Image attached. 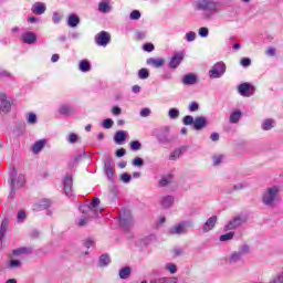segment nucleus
Returning <instances> with one entry per match:
<instances>
[{
    "label": "nucleus",
    "mask_w": 283,
    "mask_h": 283,
    "mask_svg": "<svg viewBox=\"0 0 283 283\" xmlns=\"http://www.w3.org/2000/svg\"><path fill=\"white\" fill-rule=\"evenodd\" d=\"M25 218H27L25 211L24 210H20L18 212V216H17L18 222H23V220H25Z\"/></svg>",
    "instance_id": "nucleus-53"
},
{
    "label": "nucleus",
    "mask_w": 283,
    "mask_h": 283,
    "mask_svg": "<svg viewBox=\"0 0 283 283\" xmlns=\"http://www.w3.org/2000/svg\"><path fill=\"white\" fill-rule=\"evenodd\" d=\"M171 182V175H168L167 177H164L159 180V187H167Z\"/></svg>",
    "instance_id": "nucleus-40"
},
{
    "label": "nucleus",
    "mask_w": 283,
    "mask_h": 283,
    "mask_svg": "<svg viewBox=\"0 0 283 283\" xmlns=\"http://www.w3.org/2000/svg\"><path fill=\"white\" fill-rule=\"evenodd\" d=\"M273 127H275V119H272V118L265 119L262 124L263 132H269L273 129Z\"/></svg>",
    "instance_id": "nucleus-27"
},
{
    "label": "nucleus",
    "mask_w": 283,
    "mask_h": 283,
    "mask_svg": "<svg viewBox=\"0 0 283 283\" xmlns=\"http://www.w3.org/2000/svg\"><path fill=\"white\" fill-rule=\"evenodd\" d=\"M182 61H185V52L180 51L178 53H175L169 61V67L171 70H176L180 65V63H182Z\"/></svg>",
    "instance_id": "nucleus-12"
},
{
    "label": "nucleus",
    "mask_w": 283,
    "mask_h": 283,
    "mask_svg": "<svg viewBox=\"0 0 283 283\" xmlns=\"http://www.w3.org/2000/svg\"><path fill=\"white\" fill-rule=\"evenodd\" d=\"M98 10L104 14H107V12H111L112 7L109 6V0H103L102 2H99Z\"/></svg>",
    "instance_id": "nucleus-24"
},
{
    "label": "nucleus",
    "mask_w": 283,
    "mask_h": 283,
    "mask_svg": "<svg viewBox=\"0 0 283 283\" xmlns=\"http://www.w3.org/2000/svg\"><path fill=\"white\" fill-rule=\"evenodd\" d=\"M199 36H201L203 39L209 36V29L206 28V27L200 28L199 29Z\"/></svg>",
    "instance_id": "nucleus-50"
},
{
    "label": "nucleus",
    "mask_w": 283,
    "mask_h": 283,
    "mask_svg": "<svg viewBox=\"0 0 283 283\" xmlns=\"http://www.w3.org/2000/svg\"><path fill=\"white\" fill-rule=\"evenodd\" d=\"M103 163H104V171L108 180H113L114 179V165H113L114 161L112 160V156L104 155Z\"/></svg>",
    "instance_id": "nucleus-9"
},
{
    "label": "nucleus",
    "mask_w": 283,
    "mask_h": 283,
    "mask_svg": "<svg viewBox=\"0 0 283 283\" xmlns=\"http://www.w3.org/2000/svg\"><path fill=\"white\" fill-rule=\"evenodd\" d=\"M111 262L109 255L104 254L99 256V266H107Z\"/></svg>",
    "instance_id": "nucleus-34"
},
{
    "label": "nucleus",
    "mask_w": 283,
    "mask_h": 283,
    "mask_svg": "<svg viewBox=\"0 0 283 283\" xmlns=\"http://www.w3.org/2000/svg\"><path fill=\"white\" fill-rule=\"evenodd\" d=\"M9 182L11 186L9 198H14V193H17L15 189H21L25 185V176L23 175L17 176V170H13L10 174Z\"/></svg>",
    "instance_id": "nucleus-4"
},
{
    "label": "nucleus",
    "mask_w": 283,
    "mask_h": 283,
    "mask_svg": "<svg viewBox=\"0 0 283 283\" xmlns=\"http://www.w3.org/2000/svg\"><path fill=\"white\" fill-rule=\"evenodd\" d=\"M104 129H112L114 127V120L112 118H106L103 122Z\"/></svg>",
    "instance_id": "nucleus-41"
},
{
    "label": "nucleus",
    "mask_w": 283,
    "mask_h": 283,
    "mask_svg": "<svg viewBox=\"0 0 283 283\" xmlns=\"http://www.w3.org/2000/svg\"><path fill=\"white\" fill-rule=\"evenodd\" d=\"M147 65H151L153 67H163L165 65V60L164 59H147L146 61Z\"/></svg>",
    "instance_id": "nucleus-21"
},
{
    "label": "nucleus",
    "mask_w": 283,
    "mask_h": 283,
    "mask_svg": "<svg viewBox=\"0 0 283 283\" xmlns=\"http://www.w3.org/2000/svg\"><path fill=\"white\" fill-rule=\"evenodd\" d=\"M149 76V70L147 69H140L138 71V78H140L142 81L147 80V77Z\"/></svg>",
    "instance_id": "nucleus-38"
},
{
    "label": "nucleus",
    "mask_w": 283,
    "mask_h": 283,
    "mask_svg": "<svg viewBox=\"0 0 283 283\" xmlns=\"http://www.w3.org/2000/svg\"><path fill=\"white\" fill-rule=\"evenodd\" d=\"M50 205H52V201H50L49 199H43L39 202V205H36V209H39V210L48 209V207H50Z\"/></svg>",
    "instance_id": "nucleus-35"
},
{
    "label": "nucleus",
    "mask_w": 283,
    "mask_h": 283,
    "mask_svg": "<svg viewBox=\"0 0 283 283\" xmlns=\"http://www.w3.org/2000/svg\"><path fill=\"white\" fill-rule=\"evenodd\" d=\"M262 202L265 207H270V209L277 207V202H280V188L277 186L268 188L262 195Z\"/></svg>",
    "instance_id": "nucleus-2"
},
{
    "label": "nucleus",
    "mask_w": 283,
    "mask_h": 283,
    "mask_svg": "<svg viewBox=\"0 0 283 283\" xmlns=\"http://www.w3.org/2000/svg\"><path fill=\"white\" fill-rule=\"evenodd\" d=\"M143 165H145V161L140 157H136L133 160V167H143Z\"/></svg>",
    "instance_id": "nucleus-47"
},
{
    "label": "nucleus",
    "mask_w": 283,
    "mask_h": 283,
    "mask_svg": "<svg viewBox=\"0 0 283 283\" xmlns=\"http://www.w3.org/2000/svg\"><path fill=\"white\" fill-rule=\"evenodd\" d=\"M13 255H29L32 253V248H19L12 251Z\"/></svg>",
    "instance_id": "nucleus-30"
},
{
    "label": "nucleus",
    "mask_w": 283,
    "mask_h": 283,
    "mask_svg": "<svg viewBox=\"0 0 283 283\" xmlns=\"http://www.w3.org/2000/svg\"><path fill=\"white\" fill-rule=\"evenodd\" d=\"M164 283H178V277H164Z\"/></svg>",
    "instance_id": "nucleus-61"
},
{
    "label": "nucleus",
    "mask_w": 283,
    "mask_h": 283,
    "mask_svg": "<svg viewBox=\"0 0 283 283\" xmlns=\"http://www.w3.org/2000/svg\"><path fill=\"white\" fill-rule=\"evenodd\" d=\"M168 116H169V118L175 120L176 118H178L180 116V111L178 108H170L168 112Z\"/></svg>",
    "instance_id": "nucleus-36"
},
{
    "label": "nucleus",
    "mask_w": 283,
    "mask_h": 283,
    "mask_svg": "<svg viewBox=\"0 0 283 283\" xmlns=\"http://www.w3.org/2000/svg\"><path fill=\"white\" fill-rule=\"evenodd\" d=\"M130 19H132V21H138V19H140V11L134 10V11L130 13Z\"/></svg>",
    "instance_id": "nucleus-52"
},
{
    "label": "nucleus",
    "mask_w": 283,
    "mask_h": 283,
    "mask_svg": "<svg viewBox=\"0 0 283 283\" xmlns=\"http://www.w3.org/2000/svg\"><path fill=\"white\" fill-rule=\"evenodd\" d=\"M53 23H61V19H63V15H60L59 12L53 13Z\"/></svg>",
    "instance_id": "nucleus-59"
},
{
    "label": "nucleus",
    "mask_w": 283,
    "mask_h": 283,
    "mask_svg": "<svg viewBox=\"0 0 283 283\" xmlns=\"http://www.w3.org/2000/svg\"><path fill=\"white\" fill-rule=\"evenodd\" d=\"M238 92L241 96L249 97L255 94V87H253V85H251L250 83H242L239 85Z\"/></svg>",
    "instance_id": "nucleus-11"
},
{
    "label": "nucleus",
    "mask_w": 283,
    "mask_h": 283,
    "mask_svg": "<svg viewBox=\"0 0 283 283\" xmlns=\"http://www.w3.org/2000/svg\"><path fill=\"white\" fill-rule=\"evenodd\" d=\"M269 283H283V272L274 276Z\"/></svg>",
    "instance_id": "nucleus-51"
},
{
    "label": "nucleus",
    "mask_w": 283,
    "mask_h": 283,
    "mask_svg": "<svg viewBox=\"0 0 283 283\" xmlns=\"http://www.w3.org/2000/svg\"><path fill=\"white\" fill-rule=\"evenodd\" d=\"M207 125H209L207 117L198 116L195 118V123H193L192 127L196 132H200V129H205V127H207Z\"/></svg>",
    "instance_id": "nucleus-15"
},
{
    "label": "nucleus",
    "mask_w": 283,
    "mask_h": 283,
    "mask_svg": "<svg viewBox=\"0 0 283 283\" xmlns=\"http://www.w3.org/2000/svg\"><path fill=\"white\" fill-rule=\"evenodd\" d=\"M120 180L122 182H125V185H127L128 182L132 181V175L124 172L120 175Z\"/></svg>",
    "instance_id": "nucleus-45"
},
{
    "label": "nucleus",
    "mask_w": 283,
    "mask_h": 283,
    "mask_svg": "<svg viewBox=\"0 0 283 283\" xmlns=\"http://www.w3.org/2000/svg\"><path fill=\"white\" fill-rule=\"evenodd\" d=\"M247 222V217L244 216H237L234 218H232L228 224H226L224 230L226 231H233L235 229H240V227H242V224H245Z\"/></svg>",
    "instance_id": "nucleus-8"
},
{
    "label": "nucleus",
    "mask_w": 283,
    "mask_h": 283,
    "mask_svg": "<svg viewBox=\"0 0 283 283\" xmlns=\"http://www.w3.org/2000/svg\"><path fill=\"white\" fill-rule=\"evenodd\" d=\"M196 119H193V116L191 115H186L182 119V123L184 125H192L193 126V123H195Z\"/></svg>",
    "instance_id": "nucleus-42"
},
{
    "label": "nucleus",
    "mask_w": 283,
    "mask_h": 283,
    "mask_svg": "<svg viewBox=\"0 0 283 283\" xmlns=\"http://www.w3.org/2000/svg\"><path fill=\"white\" fill-rule=\"evenodd\" d=\"M28 123H29L30 125H34V123H36V114L30 113V114H29V117H28Z\"/></svg>",
    "instance_id": "nucleus-56"
},
{
    "label": "nucleus",
    "mask_w": 283,
    "mask_h": 283,
    "mask_svg": "<svg viewBox=\"0 0 283 283\" xmlns=\"http://www.w3.org/2000/svg\"><path fill=\"white\" fill-rule=\"evenodd\" d=\"M78 70L80 72H90L92 70V64L90 63L88 60H82L78 64Z\"/></svg>",
    "instance_id": "nucleus-28"
},
{
    "label": "nucleus",
    "mask_w": 283,
    "mask_h": 283,
    "mask_svg": "<svg viewBox=\"0 0 283 283\" xmlns=\"http://www.w3.org/2000/svg\"><path fill=\"white\" fill-rule=\"evenodd\" d=\"M265 53L268 56H275V48H269Z\"/></svg>",
    "instance_id": "nucleus-64"
},
{
    "label": "nucleus",
    "mask_w": 283,
    "mask_h": 283,
    "mask_svg": "<svg viewBox=\"0 0 283 283\" xmlns=\"http://www.w3.org/2000/svg\"><path fill=\"white\" fill-rule=\"evenodd\" d=\"M12 109V103L8 99V96L3 93H0V112L8 114Z\"/></svg>",
    "instance_id": "nucleus-14"
},
{
    "label": "nucleus",
    "mask_w": 283,
    "mask_h": 283,
    "mask_svg": "<svg viewBox=\"0 0 283 283\" xmlns=\"http://www.w3.org/2000/svg\"><path fill=\"white\" fill-rule=\"evenodd\" d=\"M98 205H101V199L94 198L90 205H81L80 211L84 213V216H87V218H98L102 213V210L98 209Z\"/></svg>",
    "instance_id": "nucleus-3"
},
{
    "label": "nucleus",
    "mask_w": 283,
    "mask_h": 283,
    "mask_svg": "<svg viewBox=\"0 0 283 283\" xmlns=\"http://www.w3.org/2000/svg\"><path fill=\"white\" fill-rule=\"evenodd\" d=\"M241 65H242L243 67H249V65H251V59H249V57H243V59L241 60Z\"/></svg>",
    "instance_id": "nucleus-60"
},
{
    "label": "nucleus",
    "mask_w": 283,
    "mask_h": 283,
    "mask_svg": "<svg viewBox=\"0 0 283 283\" xmlns=\"http://www.w3.org/2000/svg\"><path fill=\"white\" fill-rule=\"evenodd\" d=\"M166 270H168L169 273H171V274L178 273V266H176V264H174V263H167Z\"/></svg>",
    "instance_id": "nucleus-43"
},
{
    "label": "nucleus",
    "mask_w": 283,
    "mask_h": 283,
    "mask_svg": "<svg viewBox=\"0 0 283 283\" xmlns=\"http://www.w3.org/2000/svg\"><path fill=\"white\" fill-rule=\"evenodd\" d=\"M240 118H242V112L240 111L233 112L230 115V123L232 124L239 123Z\"/></svg>",
    "instance_id": "nucleus-32"
},
{
    "label": "nucleus",
    "mask_w": 283,
    "mask_h": 283,
    "mask_svg": "<svg viewBox=\"0 0 283 283\" xmlns=\"http://www.w3.org/2000/svg\"><path fill=\"white\" fill-rule=\"evenodd\" d=\"M186 41H188V43H191V41H196V32L190 31L186 33Z\"/></svg>",
    "instance_id": "nucleus-49"
},
{
    "label": "nucleus",
    "mask_w": 283,
    "mask_h": 283,
    "mask_svg": "<svg viewBox=\"0 0 283 283\" xmlns=\"http://www.w3.org/2000/svg\"><path fill=\"white\" fill-rule=\"evenodd\" d=\"M125 154H127V150L125 148H120V149L116 150L117 158H123V156H125Z\"/></svg>",
    "instance_id": "nucleus-62"
},
{
    "label": "nucleus",
    "mask_w": 283,
    "mask_h": 283,
    "mask_svg": "<svg viewBox=\"0 0 283 283\" xmlns=\"http://www.w3.org/2000/svg\"><path fill=\"white\" fill-rule=\"evenodd\" d=\"M218 222V216L210 217L203 224L202 231L203 233H209L212 229L216 228V223Z\"/></svg>",
    "instance_id": "nucleus-16"
},
{
    "label": "nucleus",
    "mask_w": 283,
    "mask_h": 283,
    "mask_svg": "<svg viewBox=\"0 0 283 283\" xmlns=\"http://www.w3.org/2000/svg\"><path fill=\"white\" fill-rule=\"evenodd\" d=\"M223 158H224V155L213 156V165H214V167H218V165H221Z\"/></svg>",
    "instance_id": "nucleus-48"
},
{
    "label": "nucleus",
    "mask_w": 283,
    "mask_h": 283,
    "mask_svg": "<svg viewBox=\"0 0 283 283\" xmlns=\"http://www.w3.org/2000/svg\"><path fill=\"white\" fill-rule=\"evenodd\" d=\"M169 232L172 235H182V233H187V226L185 223L177 224L172 227Z\"/></svg>",
    "instance_id": "nucleus-18"
},
{
    "label": "nucleus",
    "mask_w": 283,
    "mask_h": 283,
    "mask_svg": "<svg viewBox=\"0 0 283 283\" xmlns=\"http://www.w3.org/2000/svg\"><path fill=\"white\" fill-rule=\"evenodd\" d=\"M74 185V179L71 175H66L63 179V187L65 196H73L74 190L72 189Z\"/></svg>",
    "instance_id": "nucleus-13"
},
{
    "label": "nucleus",
    "mask_w": 283,
    "mask_h": 283,
    "mask_svg": "<svg viewBox=\"0 0 283 283\" xmlns=\"http://www.w3.org/2000/svg\"><path fill=\"white\" fill-rule=\"evenodd\" d=\"M112 114L114 116H120L123 114V109H120V107H118V106H114L112 109Z\"/></svg>",
    "instance_id": "nucleus-58"
},
{
    "label": "nucleus",
    "mask_w": 283,
    "mask_h": 283,
    "mask_svg": "<svg viewBox=\"0 0 283 283\" xmlns=\"http://www.w3.org/2000/svg\"><path fill=\"white\" fill-rule=\"evenodd\" d=\"M182 154V150L180 149H176L174 150L170 156H169V160H177V158H180V155Z\"/></svg>",
    "instance_id": "nucleus-44"
},
{
    "label": "nucleus",
    "mask_w": 283,
    "mask_h": 283,
    "mask_svg": "<svg viewBox=\"0 0 283 283\" xmlns=\"http://www.w3.org/2000/svg\"><path fill=\"white\" fill-rule=\"evenodd\" d=\"M251 248L248 244H243L239 248V251H234L230 254L228 262L229 264H238V262H241L242 258L249 253Z\"/></svg>",
    "instance_id": "nucleus-5"
},
{
    "label": "nucleus",
    "mask_w": 283,
    "mask_h": 283,
    "mask_svg": "<svg viewBox=\"0 0 283 283\" xmlns=\"http://www.w3.org/2000/svg\"><path fill=\"white\" fill-rule=\"evenodd\" d=\"M22 41L23 43H27V45H32L33 43H36V33L31 31L22 33Z\"/></svg>",
    "instance_id": "nucleus-17"
},
{
    "label": "nucleus",
    "mask_w": 283,
    "mask_h": 283,
    "mask_svg": "<svg viewBox=\"0 0 283 283\" xmlns=\"http://www.w3.org/2000/svg\"><path fill=\"white\" fill-rule=\"evenodd\" d=\"M112 41V35L107 31H102L95 35V43L102 48H107V44Z\"/></svg>",
    "instance_id": "nucleus-10"
},
{
    "label": "nucleus",
    "mask_w": 283,
    "mask_h": 283,
    "mask_svg": "<svg viewBox=\"0 0 283 283\" xmlns=\"http://www.w3.org/2000/svg\"><path fill=\"white\" fill-rule=\"evenodd\" d=\"M8 219H3L0 227V241L6 238V232L8 231Z\"/></svg>",
    "instance_id": "nucleus-31"
},
{
    "label": "nucleus",
    "mask_w": 283,
    "mask_h": 283,
    "mask_svg": "<svg viewBox=\"0 0 283 283\" xmlns=\"http://www.w3.org/2000/svg\"><path fill=\"white\" fill-rule=\"evenodd\" d=\"M127 140V133L125 130H118L114 135V142L116 145H120V143H125Z\"/></svg>",
    "instance_id": "nucleus-19"
},
{
    "label": "nucleus",
    "mask_w": 283,
    "mask_h": 283,
    "mask_svg": "<svg viewBox=\"0 0 283 283\" xmlns=\"http://www.w3.org/2000/svg\"><path fill=\"white\" fill-rule=\"evenodd\" d=\"M233 235H235V232H228L222 234L219 240L220 242H229V240H233Z\"/></svg>",
    "instance_id": "nucleus-37"
},
{
    "label": "nucleus",
    "mask_w": 283,
    "mask_h": 283,
    "mask_svg": "<svg viewBox=\"0 0 283 283\" xmlns=\"http://www.w3.org/2000/svg\"><path fill=\"white\" fill-rule=\"evenodd\" d=\"M197 10L205 12V19H213V14L222 11V4L213 0H199L197 1Z\"/></svg>",
    "instance_id": "nucleus-1"
},
{
    "label": "nucleus",
    "mask_w": 283,
    "mask_h": 283,
    "mask_svg": "<svg viewBox=\"0 0 283 283\" xmlns=\"http://www.w3.org/2000/svg\"><path fill=\"white\" fill-rule=\"evenodd\" d=\"M129 275H132V268H123L119 271V277L122 280H127V277H129Z\"/></svg>",
    "instance_id": "nucleus-33"
},
{
    "label": "nucleus",
    "mask_w": 283,
    "mask_h": 283,
    "mask_svg": "<svg viewBox=\"0 0 283 283\" xmlns=\"http://www.w3.org/2000/svg\"><path fill=\"white\" fill-rule=\"evenodd\" d=\"M45 4L43 2H35L33 6H32V12L33 14H45Z\"/></svg>",
    "instance_id": "nucleus-20"
},
{
    "label": "nucleus",
    "mask_w": 283,
    "mask_h": 283,
    "mask_svg": "<svg viewBox=\"0 0 283 283\" xmlns=\"http://www.w3.org/2000/svg\"><path fill=\"white\" fill-rule=\"evenodd\" d=\"M76 140H78V135H76V134H71V135L69 136V143L74 144V143H76Z\"/></svg>",
    "instance_id": "nucleus-63"
},
{
    "label": "nucleus",
    "mask_w": 283,
    "mask_h": 283,
    "mask_svg": "<svg viewBox=\"0 0 283 283\" xmlns=\"http://www.w3.org/2000/svg\"><path fill=\"white\" fill-rule=\"evenodd\" d=\"M160 205L164 209H169V207L174 205V197L172 196L163 197L160 200Z\"/></svg>",
    "instance_id": "nucleus-25"
},
{
    "label": "nucleus",
    "mask_w": 283,
    "mask_h": 283,
    "mask_svg": "<svg viewBox=\"0 0 283 283\" xmlns=\"http://www.w3.org/2000/svg\"><path fill=\"white\" fill-rule=\"evenodd\" d=\"M143 50H144L145 52H154L155 46H154L153 43H146V44L143 45Z\"/></svg>",
    "instance_id": "nucleus-54"
},
{
    "label": "nucleus",
    "mask_w": 283,
    "mask_h": 283,
    "mask_svg": "<svg viewBox=\"0 0 283 283\" xmlns=\"http://www.w3.org/2000/svg\"><path fill=\"white\" fill-rule=\"evenodd\" d=\"M198 109H200V106L198 105V103L192 102L189 105V112H198Z\"/></svg>",
    "instance_id": "nucleus-57"
},
{
    "label": "nucleus",
    "mask_w": 283,
    "mask_h": 283,
    "mask_svg": "<svg viewBox=\"0 0 283 283\" xmlns=\"http://www.w3.org/2000/svg\"><path fill=\"white\" fill-rule=\"evenodd\" d=\"M78 23H81V20L76 15L72 14L69 17V19H67L69 28H76V25H78Z\"/></svg>",
    "instance_id": "nucleus-29"
},
{
    "label": "nucleus",
    "mask_w": 283,
    "mask_h": 283,
    "mask_svg": "<svg viewBox=\"0 0 283 283\" xmlns=\"http://www.w3.org/2000/svg\"><path fill=\"white\" fill-rule=\"evenodd\" d=\"M21 268V261L19 260H11L9 262V269H19Z\"/></svg>",
    "instance_id": "nucleus-46"
},
{
    "label": "nucleus",
    "mask_w": 283,
    "mask_h": 283,
    "mask_svg": "<svg viewBox=\"0 0 283 283\" xmlns=\"http://www.w3.org/2000/svg\"><path fill=\"white\" fill-rule=\"evenodd\" d=\"M59 112L62 116H71V114H74V107L70 105H62L60 106Z\"/></svg>",
    "instance_id": "nucleus-23"
},
{
    "label": "nucleus",
    "mask_w": 283,
    "mask_h": 283,
    "mask_svg": "<svg viewBox=\"0 0 283 283\" xmlns=\"http://www.w3.org/2000/svg\"><path fill=\"white\" fill-rule=\"evenodd\" d=\"M139 114H140L142 118H147V116L151 115V109L143 108Z\"/></svg>",
    "instance_id": "nucleus-55"
},
{
    "label": "nucleus",
    "mask_w": 283,
    "mask_h": 283,
    "mask_svg": "<svg viewBox=\"0 0 283 283\" xmlns=\"http://www.w3.org/2000/svg\"><path fill=\"white\" fill-rule=\"evenodd\" d=\"M143 148V144H140V142H138V140H133L132 143H130V149L133 150V151H138L139 149H142Z\"/></svg>",
    "instance_id": "nucleus-39"
},
{
    "label": "nucleus",
    "mask_w": 283,
    "mask_h": 283,
    "mask_svg": "<svg viewBox=\"0 0 283 283\" xmlns=\"http://www.w3.org/2000/svg\"><path fill=\"white\" fill-rule=\"evenodd\" d=\"M45 139H40L38 142H35L32 146V151L33 154H39L41 151V149H43V147H45Z\"/></svg>",
    "instance_id": "nucleus-26"
},
{
    "label": "nucleus",
    "mask_w": 283,
    "mask_h": 283,
    "mask_svg": "<svg viewBox=\"0 0 283 283\" xmlns=\"http://www.w3.org/2000/svg\"><path fill=\"white\" fill-rule=\"evenodd\" d=\"M227 72V64L224 62H217L209 71L210 78H220Z\"/></svg>",
    "instance_id": "nucleus-7"
},
{
    "label": "nucleus",
    "mask_w": 283,
    "mask_h": 283,
    "mask_svg": "<svg viewBox=\"0 0 283 283\" xmlns=\"http://www.w3.org/2000/svg\"><path fill=\"white\" fill-rule=\"evenodd\" d=\"M184 85H196L198 83V77L193 74H187L182 78Z\"/></svg>",
    "instance_id": "nucleus-22"
},
{
    "label": "nucleus",
    "mask_w": 283,
    "mask_h": 283,
    "mask_svg": "<svg viewBox=\"0 0 283 283\" xmlns=\"http://www.w3.org/2000/svg\"><path fill=\"white\" fill-rule=\"evenodd\" d=\"M119 226L124 231H129L134 227V218L128 210H124L119 213Z\"/></svg>",
    "instance_id": "nucleus-6"
}]
</instances>
